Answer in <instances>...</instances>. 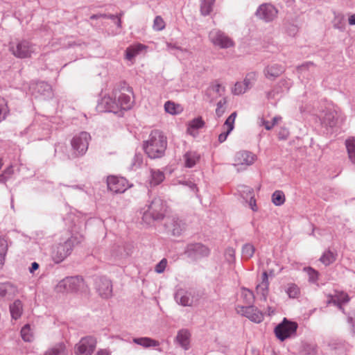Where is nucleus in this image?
<instances>
[{"label": "nucleus", "instance_id": "obj_48", "mask_svg": "<svg viewBox=\"0 0 355 355\" xmlns=\"http://www.w3.org/2000/svg\"><path fill=\"white\" fill-rule=\"evenodd\" d=\"M286 292L289 297L296 298L300 295V288L295 284H288Z\"/></svg>", "mask_w": 355, "mask_h": 355}, {"label": "nucleus", "instance_id": "obj_51", "mask_svg": "<svg viewBox=\"0 0 355 355\" xmlns=\"http://www.w3.org/2000/svg\"><path fill=\"white\" fill-rule=\"evenodd\" d=\"M247 90V88H245L242 82H236L232 89V92L234 95H241L244 94Z\"/></svg>", "mask_w": 355, "mask_h": 355}, {"label": "nucleus", "instance_id": "obj_54", "mask_svg": "<svg viewBox=\"0 0 355 355\" xmlns=\"http://www.w3.org/2000/svg\"><path fill=\"white\" fill-rule=\"evenodd\" d=\"M225 258L229 263L235 261V250L233 248H227L225 251Z\"/></svg>", "mask_w": 355, "mask_h": 355}, {"label": "nucleus", "instance_id": "obj_59", "mask_svg": "<svg viewBox=\"0 0 355 355\" xmlns=\"http://www.w3.org/2000/svg\"><path fill=\"white\" fill-rule=\"evenodd\" d=\"M226 103L225 99H222L217 103V107L216 110V114L217 117L220 118L225 112V105Z\"/></svg>", "mask_w": 355, "mask_h": 355}, {"label": "nucleus", "instance_id": "obj_22", "mask_svg": "<svg viewBox=\"0 0 355 355\" xmlns=\"http://www.w3.org/2000/svg\"><path fill=\"white\" fill-rule=\"evenodd\" d=\"M236 117V112H234L228 116V118L225 121L223 124V128L226 130L218 135V141L220 143L224 142L227 139V136L230 135V133L233 130L234 128V121Z\"/></svg>", "mask_w": 355, "mask_h": 355}, {"label": "nucleus", "instance_id": "obj_19", "mask_svg": "<svg viewBox=\"0 0 355 355\" xmlns=\"http://www.w3.org/2000/svg\"><path fill=\"white\" fill-rule=\"evenodd\" d=\"M284 71L285 67L284 65L277 63H273L267 65L264 68L263 73L264 76L267 79L270 80H275L276 78L280 76Z\"/></svg>", "mask_w": 355, "mask_h": 355}, {"label": "nucleus", "instance_id": "obj_14", "mask_svg": "<svg viewBox=\"0 0 355 355\" xmlns=\"http://www.w3.org/2000/svg\"><path fill=\"white\" fill-rule=\"evenodd\" d=\"M236 311L255 323H259L263 320L262 312L254 306H237Z\"/></svg>", "mask_w": 355, "mask_h": 355}, {"label": "nucleus", "instance_id": "obj_64", "mask_svg": "<svg viewBox=\"0 0 355 355\" xmlns=\"http://www.w3.org/2000/svg\"><path fill=\"white\" fill-rule=\"evenodd\" d=\"M213 89L219 96H221L222 92H224V88L220 84L215 85L213 87Z\"/></svg>", "mask_w": 355, "mask_h": 355}, {"label": "nucleus", "instance_id": "obj_30", "mask_svg": "<svg viewBox=\"0 0 355 355\" xmlns=\"http://www.w3.org/2000/svg\"><path fill=\"white\" fill-rule=\"evenodd\" d=\"M44 355H67V350L64 343H58L49 348Z\"/></svg>", "mask_w": 355, "mask_h": 355}, {"label": "nucleus", "instance_id": "obj_46", "mask_svg": "<svg viewBox=\"0 0 355 355\" xmlns=\"http://www.w3.org/2000/svg\"><path fill=\"white\" fill-rule=\"evenodd\" d=\"M305 271L309 276V282L312 284H315L318 280L319 272L311 267L304 268Z\"/></svg>", "mask_w": 355, "mask_h": 355}, {"label": "nucleus", "instance_id": "obj_38", "mask_svg": "<svg viewBox=\"0 0 355 355\" xmlns=\"http://www.w3.org/2000/svg\"><path fill=\"white\" fill-rule=\"evenodd\" d=\"M255 248L251 243H245L242 246L241 256L242 259L248 260L252 258L254 254Z\"/></svg>", "mask_w": 355, "mask_h": 355}, {"label": "nucleus", "instance_id": "obj_17", "mask_svg": "<svg viewBox=\"0 0 355 355\" xmlns=\"http://www.w3.org/2000/svg\"><path fill=\"white\" fill-rule=\"evenodd\" d=\"M96 287L98 294L103 298H109L112 294V285L110 279L105 277H99L96 281Z\"/></svg>", "mask_w": 355, "mask_h": 355}, {"label": "nucleus", "instance_id": "obj_50", "mask_svg": "<svg viewBox=\"0 0 355 355\" xmlns=\"http://www.w3.org/2000/svg\"><path fill=\"white\" fill-rule=\"evenodd\" d=\"M100 17L109 18V19H112L116 24V26L118 27L121 26V21L120 17L116 15H105V14L100 15H93L91 16L90 19H98Z\"/></svg>", "mask_w": 355, "mask_h": 355}, {"label": "nucleus", "instance_id": "obj_44", "mask_svg": "<svg viewBox=\"0 0 355 355\" xmlns=\"http://www.w3.org/2000/svg\"><path fill=\"white\" fill-rule=\"evenodd\" d=\"M238 191L240 193L241 197L246 200L250 198V196H254L253 189L246 185H239L238 187Z\"/></svg>", "mask_w": 355, "mask_h": 355}, {"label": "nucleus", "instance_id": "obj_4", "mask_svg": "<svg viewBox=\"0 0 355 355\" xmlns=\"http://www.w3.org/2000/svg\"><path fill=\"white\" fill-rule=\"evenodd\" d=\"M166 209V206L163 200L159 197L154 198L144 211L142 220L149 225L154 220H161L164 216Z\"/></svg>", "mask_w": 355, "mask_h": 355}, {"label": "nucleus", "instance_id": "obj_26", "mask_svg": "<svg viewBox=\"0 0 355 355\" xmlns=\"http://www.w3.org/2000/svg\"><path fill=\"white\" fill-rule=\"evenodd\" d=\"M166 50L180 58H189L192 53L187 49H182L171 42H166Z\"/></svg>", "mask_w": 355, "mask_h": 355}, {"label": "nucleus", "instance_id": "obj_33", "mask_svg": "<svg viewBox=\"0 0 355 355\" xmlns=\"http://www.w3.org/2000/svg\"><path fill=\"white\" fill-rule=\"evenodd\" d=\"M10 311L12 319L17 320L19 318L23 312V305L20 300H15L10 305Z\"/></svg>", "mask_w": 355, "mask_h": 355}, {"label": "nucleus", "instance_id": "obj_5", "mask_svg": "<svg viewBox=\"0 0 355 355\" xmlns=\"http://www.w3.org/2000/svg\"><path fill=\"white\" fill-rule=\"evenodd\" d=\"M90 140V135L87 132H81L74 135L71 140L73 152L69 158L73 159L84 155L87 151Z\"/></svg>", "mask_w": 355, "mask_h": 355}, {"label": "nucleus", "instance_id": "obj_45", "mask_svg": "<svg viewBox=\"0 0 355 355\" xmlns=\"http://www.w3.org/2000/svg\"><path fill=\"white\" fill-rule=\"evenodd\" d=\"M336 260L334 254L328 250L324 252L322 257L320 258V261L325 266H329Z\"/></svg>", "mask_w": 355, "mask_h": 355}, {"label": "nucleus", "instance_id": "obj_20", "mask_svg": "<svg viewBox=\"0 0 355 355\" xmlns=\"http://www.w3.org/2000/svg\"><path fill=\"white\" fill-rule=\"evenodd\" d=\"M256 159V156L248 151H240L235 155V166H249L252 165Z\"/></svg>", "mask_w": 355, "mask_h": 355}, {"label": "nucleus", "instance_id": "obj_52", "mask_svg": "<svg viewBox=\"0 0 355 355\" xmlns=\"http://www.w3.org/2000/svg\"><path fill=\"white\" fill-rule=\"evenodd\" d=\"M8 112L6 101L3 98L0 97V122L6 119Z\"/></svg>", "mask_w": 355, "mask_h": 355}, {"label": "nucleus", "instance_id": "obj_36", "mask_svg": "<svg viewBox=\"0 0 355 355\" xmlns=\"http://www.w3.org/2000/svg\"><path fill=\"white\" fill-rule=\"evenodd\" d=\"M143 49L144 46L140 44L127 48L125 50V59L131 61Z\"/></svg>", "mask_w": 355, "mask_h": 355}, {"label": "nucleus", "instance_id": "obj_31", "mask_svg": "<svg viewBox=\"0 0 355 355\" xmlns=\"http://www.w3.org/2000/svg\"><path fill=\"white\" fill-rule=\"evenodd\" d=\"M165 179L164 172L159 169H150V184L151 186H157L162 183Z\"/></svg>", "mask_w": 355, "mask_h": 355}, {"label": "nucleus", "instance_id": "obj_47", "mask_svg": "<svg viewBox=\"0 0 355 355\" xmlns=\"http://www.w3.org/2000/svg\"><path fill=\"white\" fill-rule=\"evenodd\" d=\"M143 164V155L141 153H135L130 166L131 170L139 168Z\"/></svg>", "mask_w": 355, "mask_h": 355}, {"label": "nucleus", "instance_id": "obj_24", "mask_svg": "<svg viewBox=\"0 0 355 355\" xmlns=\"http://www.w3.org/2000/svg\"><path fill=\"white\" fill-rule=\"evenodd\" d=\"M200 158V154L197 151H187L183 155L184 166L186 168H193L199 162Z\"/></svg>", "mask_w": 355, "mask_h": 355}, {"label": "nucleus", "instance_id": "obj_23", "mask_svg": "<svg viewBox=\"0 0 355 355\" xmlns=\"http://www.w3.org/2000/svg\"><path fill=\"white\" fill-rule=\"evenodd\" d=\"M191 333L188 329H182L178 331L175 342L184 350L190 347Z\"/></svg>", "mask_w": 355, "mask_h": 355}, {"label": "nucleus", "instance_id": "obj_25", "mask_svg": "<svg viewBox=\"0 0 355 355\" xmlns=\"http://www.w3.org/2000/svg\"><path fill=\"white\" fill-rule=\"evenodd\" d=\"M205 124V123L201 116L195 118L188 123L187 132L196 137L198 135V130L202 128Z\"/></svg>", "mask_w": 355, "mask_h": 355}, {"label": "nucleus", "instance_id": "obj_32", "mask_svg": "<svg viewBox=\"0 0 355 355\" xmlns=\"http://www.w3.org/2000/svg\"><path fill=\"white\" fill-rule=\"evenodd\" d=\"M132 341L134 343L141 345L145 348L150 347H157L159 345L158 341L148 337L135 338H133Z\"/></svg>", "mask_w": 355, "mask_h": 355}, {"label": "nucleus", "instance_id": "obj_12", "mask_svg": "<svg viewBox=\"0 0 355 355\" xmlns=\"http://www.w3.org/2000/svg\"><path fill=\"white\" fill-rule=\"evenodd\" d=\"M30 91L35 98L49 99L51 98L53 96L51 86L44 81L31 83Z\"/></svg>", "mask_w": 355, "mask_h": 355}, {"label": "nucleus", "instance_id": "obj_41", "mask_svg": "<svg viewBox=\"0 0 355 355\" xmlns=\"http://www.w3.org/2000/svg\"><path fill=\"white\" fill-rule=\"evenodd\" d=\"M241 297L247 306H251L250 304L253 303L254 300L252 291L245 288H243L241 290Z\"/></svg>", "mask_w": 355, "mask_h": 355}, {"label": "nucleus", "instance_id": "obj_6", "mask_svg": "<svg viewBox=\"0 0 355 355\" xmlns=\"http://www.w3.org/2000/svg\"><path fill=\"white\" fill-rule=\"evenodd\" d=\"M211 250L202 243H191L187 245L184 254L192 261H198L209 256Z\"/></svg>", "mask_w": 355, "mask_h": 355}, {"label": "nucleus", "instance_id": "obj_39", "mask_svg": "<svg viewBox=\"0 0 355 355\" xmlns=\"http://www.w3.org/2000/svg\"><path fill=\"white\" fill-rule=\"evenodd\" d=\"M329 346L333 349H343L346 350L348 347V344L343 339L333 338L329 343Z\"/></svg>", "mask_w": 355, "mask_h": 355}, {"label": "nucleus", "instance_id": "obj_18", "mask_svg": "<svg viewBox=\"0 0 355 355\" xmlns=\"http://www.w3.org/2000/svg\"><path fill=\"white\" fill-rule=\"evenodd\" d=\"M174 298L178 304L183 306H190L193 304L192 293L186 288H178L175 291Z\"/></svg>", "mask_w": 355, "mask_h": 355}, {"label": "nucleus", "instance_id": "obj_55", "mask_svg": "<svg viewBox=\"0 0 355 355\" xmlns=\"http://www.w3.org/2000/svg\"><path fill=\"white\" fill-rule=\"evenodd\" d=\"M268 286L269 285L267 284H259L257 286L256 290L258 294H260L263 300L266 299V296L268 293Z\"/></svg>", "mask_w": 355, "mask_h": 355}, {"label": "nucleus", "instance_id": "obj_40", "mask_svg": "<svg viewBox=\"0 0 355 355\" xmlns=\"http://www.w3.org/2000/svg\"><path fill=\"white\" fill-rule=\"evenodd\" d=\"M285 200V195L282 191L277 190L272 195V202L276 206L282 205Z\"/></svg>", "mask_w": 355, "mask_h": 355}, {"label": "nucleus", "instance_id": "obj_34", "mask_svg": "<svg viewBox=\"0 0 355 355\" xmlns=\"http://www.w3.org/2000/svg\"><path fill=\"white\" fill-rule=\"evenodd\" d=\"M216 0H201L200 10L203 16L209 15L213 10Z\"/></svg>", "mask_w": 355, "mask_h": 355}, {"label": "nucleus", "instance_id": "obj_35", "mask_svg": "<svg viewBox=\"0 0 355 355\" xmlns=\"http://www.w3.org/2000/svg\"><path fill=\"white\" fill-rule=\"evenodd\" d=\"M345 146L350 161L355 164V138L351 137L345 141Z\"/></svg>", "mask_w": 355, "mask_h": 355}, {"label": "nucleus", "instance_id": "obj_42", "mask_svg": "<svg viewBox=\"0 0 355 355\" xmlns=\"http://www.w3.org/2000/svg\"><path fill=\"white\" fill-rule=\"evenodd\" d=\"M257 73L254 71L247 73L242 83L248 90L253 86L254 83L257 80Z\"/></svg>", "mask_w": 355, "mask_h": 355}, {"label": "nucleus", "instance_id": "obj_37", "mask_svg": "<svg viewBox=\"0 0 355 355\" xmlns=\"http://www.w3.org/2000/svg\"><path fill=\"white\" fill-rule=\"evenodd\" d=\"M164 110L166 112L172 114L176 115L182 112V109L181 106L178 104H175L172 101H166L164 104Z\"/></svg>", "mask_w": 355, "mask_h": 355}, {"label": "nucleus", "instance_id": "obj_62", "mask_svg": "<svg viewBox=\"0 0 355 355\" xmlns=\"http://www.w3.org/2000/svg\"><path fill=\"white\" fill-rule=\"evenodd\" d=\"M260 125H263L267 130H270L273 128V124L271 121H266L263 119H261L259 121Z\"/></svg>", "mask_w": 355, "mask_h": 355}, {"label": "nucleus", "instance_id": "obj_60", "mask_svg": "<svg viewBox=\"0 0 355 355\" xmlns=\"http://www.w3.org/2000/svg\"><path fill=\"white\" fill-rule=\"evenodd\" d=\"M167 266V260L166 259H162L157 264H156L155 267V271L157 273H162Z\"/></svg>", "mask_w": 355, "mask_h": 355}, {"label": "nucleus", "instance_id": "obj_7", "mask_svg": "<svg viewBox=\"0 0 355 355\" xmlns=\"http://www.w3.org/2000/svg\"><path fill=\"white\" fill-rule=\"evenodd\" d=\"M114 96L116 98L119 111L121 110H128L132 108L134 99L131 87H123L121 89H114Z\"/></svg>", "mask_w": 355, "mask_h": 355}, {"label": "nucleus", "instance_id": "obj_9", "mask_svg": "<svg viewBox=\"0 0 355 355\" xmlns=\"http://www.w3.org/2000/svg\"><path fill=\"white\" fill-rule=\"evenodd\" d=\"M297 327L295 322L284 318L283 321L275 328V334L278 339L284 341L296 333Z\"/></svg>", "mask_w": 355, "mask_h": 355}, {"label": "nucleus", "instance_id": "obj_21", "mask_svg": "<svg viewBox=\"0 0 355 355\" xmlns=\"http://www.w3.org/2000/svg\"><path fill=\"white\" fill-rule=\"evenodd\" d=\"M338 112L334 110H327L320 117L321 123L326 128H334L338 123Z\"/></svg>", "mask_w": 355, "mask_h": 355}, {"label": "nucleus", "instance_id": "obj_57", "mask_svg": "<svg viewBox=\"0 0 355 355\" xmlns=\"http://www.w3.org/2000/svg\"><path fill=\"white\" fill-rule=\"evenodd\" d=\"M349 301V295L345 293H340L334 300V303L346 304Z\"/></svg>", "mask_w": 355, "mask_h": 355}, {"label": "nucleus", "instance_id": "obj_13", "mask_svg": "<svg viewBox=\"0 0 355 355\" xmlns=\"http://www.w3.org/2000/svg\"><path fill=\"white\" fill-rule=\"evenodd\" d=\"M97 109L99 112H119V107L116 98L114 96V90L111 94L105 96L98 102Z\"/></svg>", "mask_w": 355, "mask_h": 355}, {"label": "nucleus", "instance_id": "obj_49", "mask_svg": "<svg viewBox=\"0 0 355 355\" xmlns=\"http://www.w3.org/2000/svg\"><path fill=\"white\" fill-rule=\"evenodd\" d=\"M8 250V245L6 241L0 238V264L3 265L4 263L5 257Z\"/></svg>", "mask_w": 355, "mask_h": 355}, {"label": "nucleus", "instance_id": "obj_43", "mask_svg": "<svg viewBox=\"0 0 355 355\" xmlns=\"http://www.w3.org/2000/svg\"><path fill=\"white\" fill-rule=\"evenodd\" d=\"M21 336L25 342L33 341V334L29 324H26L21 328Z\"/></svg>", "mask_w": 355, "mask_h": 355}, {"label": "nucleus", "instance_id": "obj_1", "mask_svg": "<svg viewBox=\"0 0 355 355\" xmlns=\"http://www.w3.org/2000/svg\"><path fill=\"white\" fill-rule=\"evenodd\" d=\"M167 147L166 137L158 130H152L147 140L144 141L143 148L150 159L162 157Z\"/></svg>", "mask_w": 355, "mask_h": 355}, {"label": "nucleus", "instance_id": "obj_11", "mask_svg": "<svg viewBox=\"0 0 355 355\" xmlns=\"http://www.w3.org/2000/svg\"><path fill=\"white\" fill-rule=\"evenodd\" d=\"M96 340L92 336L82 338L75 346L76 355H92L96 349Z\"/></svg>", "mask_w": 355, "mask_h": 355}, {"label": "nucleus", "instance_id": "obj_63", "mask_svg": "<svg viewBox=\"0 0 355 355\" xmlns=\"http://www.w3.org/2000/svg\"><path fill=\"white\" fill-rule=\"evenodd\" d=\"M279 92L276 89H273L266 93V97L268 100L275 99Z\"/></svg>", "mask_w": 355, "mask_h": 355}, {"label": "nucleus", "instance_id": "obj_61", "mask_svg": "<svg viewBox=\"0 0 355 355\" xmlns=\"http://www.w3.org/2000/svg\"><path fill=\"white\" fill-rule=\"evenodd\" d=\"M313 66V63L311 62H306L300 66L297 67V71L299 74H302L303 72L309 69L310 67Z\"/></svg>", "mask_w": 355, "mask_h": 355}, {"label": "nucleus", "instance_id": "obj_10", "mask_svg": "<svg viewBox=\"0 0 355 355\" xmlns=\"http://www.w3.org/2000/svg\"><path fill=\"white\" fill-rule=\"evenodd\" d=\"M211 42L220 49H228L234 46V41L219 29H213L209 33Z\"/></svg>", "mask_w": 355, "mask_h": 355}, {"label": "nucleus", "instance_id": "obj_2", "mask_svg": "<svg viewBox=\"0 0 355 355\" xmlns=\"http://www.w3.org/2000/svg\"><path fill=\"white\" fill-rule=\"evenodd\" d=\"M37 46L27 39H15L8 43V51L16 58H30L37 52Z\"/></svg>", "mask_w": 355, "mask_h": 355}, {"label": "nucleus", "instance_id": "obj_15", "mask_svg": "<svg viewBox=\"0 0 355 355\" xmlns=\"http://www.w3.org/2000/svg\"><path fill=\"white\" fill-rule=\"evenodd\" d=\"M107 184L109 190L115 193H123L129 187L128 182L126 179L114 175L107 177Z\"/></svg>", "mask_w": 355, "mask_h": 355}, {"label": "nucleus", "instance_id": "obj_29", "mask_svg": "<svg viewBox=\"0 0 355 355\" xmlns=\"http://www.w3.org/2000/svg\"><path fill=\"white\" fill-rule=\"evenodd\" d=\"M16 288L9 282L0 283V297L12 298L16 293Z\"/></svg>", "mask_w": 355, "mask_h": 355}, {"label": "nucleus", "instance_id": "obj_16", "mask_svg": "<svg viewBox=\"0 0 355 355\" xmlns=\"http://www.w3.org/2000/svg\"><path fill=\"white\" fill-rule=\"evenodd\" d=\"M277 15V10L270 3L261 5L256 11V15L265 21H272Z\"/></svg>", "mask_w": 355, "mask_h": 355}, {"label": "nucleus", "instance_id": "obj_3", "mask_svg": "<svg viewBox=\"0 0 355 355\" xmlns=\"http://www.w3.org/2000/svg\"><path fill=\"white\" fill-rule=\"evenodd\" d=\"M83 240L82 235L71 236L64 243L53 245L51 252L53 261L56 264L62 262L71 253L73 246L80 243Z\"/></svg>", "mask_w": 355, "mask_h": 355}, {"label": "nucleus", "instance_id": "obj_8", "mask_svg": "<svg viewBox=\"0 0 355 355\" xmlns=\"http://www.w3.org/2000/svg\"><path fill=\"white\" fill-rule=\"evenodd\" d=\"M84 286V282L82 277H67L58 282L55 289L60 293L75 292L80 289Z\"/></svg>", "mask_w": 355, "mask_h": 355}, {"label": "nucleus", "instance_id": "obj_28", "mask_svg": "<svg viewBox=\"0 0 355 355\" xmlns=\"http://www.w3.org/2000/svg\"><path fill=\"white\" fill-rule=\"evenodd\" d=\"M169 230L174 236H179L185 228V224L178 218H172L168 225Z\"/></svg>", "mask_w": 355, "mask_h": 355}, {"label": "nucleus", "instance_id": "obj_56", "mask_svg": "<svg viewBox=\"0 0 355 355\" xmlns=\"http://www.w3.org/2000/svg\"><path fill=\"white\" fill-rule=\"evenodd\" d=\"M286 33L291 37H295L298 33V27L293 24H288L286 27Z\"/></svg>", "mask_w": 355, "mask_h": 355}, {"label": "nucleus", "instance_id": "obj_58", "mask_svg": "<svg viewBox=\"0 0 355 355\" xmlns=\"http://www.w3.org/2000/svg\"><path fill=\"white\" fill-rule=\"evenodd\" d=\"M303 350L306 355H315L317 352L316 346L313 344L305 343L303 345Z\"/></svg>", "mask_w": 355, "mask_h": 355}, {"label": "nucleus", "instance_id": "obj_53", "mask_svg": "<svg viewBox=\"0 0 355 355\" xmlns=\"http://www.w3.org/2000/svg\"><path fill=\"white\" fill-rule=\"evenodd\" d=\"M165 22L161 16L155 17L153 28L155 31H160L165 28Z\"/></svg>", "mask_w": 355, "mask_h": 355}, {"label": "nucleus", "instance_id": "obj_27", "mask_svg": "<svg viewBox=\"0 0 355 355\" xmlns=\"http://www.w3.org/2000/svg\"><path fill=\"white\" fill-rule=\"evenodd\" d=\"M34 139L41 140L42 137H47L50 134V130L48 128H40V127L35 123L32 124L27 128V133L34 134Z\"/></svg>", "mask_w": 355, "mask_h": 355}]
</instances>
